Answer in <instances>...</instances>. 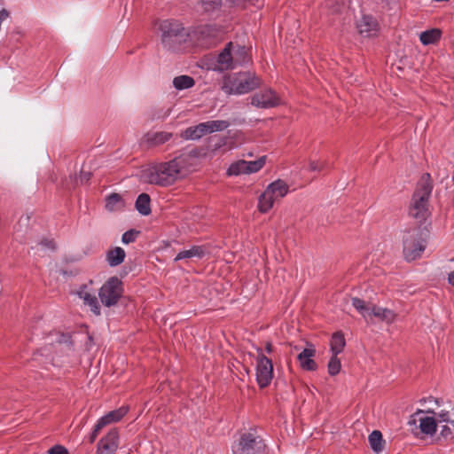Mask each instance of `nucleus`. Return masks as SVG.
Listing matches in <instances>:
<instances>
[{"instance_id":"nucleus-1","label":"nucleus","mask_w":454,"mask_h":454,"mask_svg":"<svg viewBox=\"0 0 454 454\" xmlns=\"http://www.w3.org/2000/svg\"><path fill=\"white\" fill-rule=\"evenodd\" d=\"M184 167V160L181 157H176L168 162L160 163L145 170L142 177L145 182L151 184L169 186L180 177Z\"/></svg>"},{"instance_id":"nucleus-2","label":"nucleus","mask_w":454,"mask_h":454,"mask_svg":"<svg viewBox=\"0 0 454 454\" xmlns=\"http://www.w3.org/2000/svg\"><path fill=\"white\" fill-rule=\"evenodd\" d=\"M433 190L431 176L428 173L422 176L411 200L409 215L422 223L430 215L428 201Z\"/></svg>"},{"instance_id":"nucleus-3","label":"nucleus","mask_w":454,"mask_h":454,"mask_svg":"<svg viewBox=\"0 0 454 454\" xmlns=\"http://www.w3.org/2000/svg\"><path fill=\"white\" fill-rule=\"evenodd\" d=\"M159 29L161 33L160 41L163 47L170 51H179L189 36L188 31L176 20L160 21Z\"/></svg>"},{"instance_id":"nucleus-4","label":"nucleus","mask_w":454,"mask_h":454,"mask_svg":"<svg viewBox=\"0 0 454 454\" xmlns=\"http://www.w3.org/2000/svg\"><path fill=\"white\" fill-rule=\"evenodd\" d=\"M428 231L421 225L405 230L403 236V253L408 262L419 258L426 249Z\"/></svg>"},{"instance_id":"nucleus-5","label":"nucleus","mask_w":454,"mask_h":454,"mask_svg":"<svg viewBox=\"0 0 454 454\" xmlns=\"http://www.w3.org/2000/svg\"><path fill=\"white\" fill-rule=\"evenodd\" d=\"M262 84V80L254 73L243 72L237 74L234 77H229L224 81L223 90L227 94L248 93Z\"/></svg>"},{"instance_id":"nucleus-6","label":"nucleus","mask_w":454,"mask_h":454,"mask_svg":"<svg viewBox=\"0 0 454 454\" xmlns=\"http://www.w3.org/2000/svg\"><path fill=\"white\" fill-rule=\"evenodd\" d=\"M352 305L366 320L375 317L380 321L390 324L393 323L396 317V314L393 310L367 303L357 297L352 298Z\"/></svg>"},{"instance_id":"nucleus-7","label":"nucleus","mask_w":454,"mask_h":454,"mask_svg":"<svg viewBox=\"0 0 454 454\" xmlns=\"http://www.w3.org/2000/svg\"><path fill=\"white\" fill-rule=\"evenodd\" d=\"M123 294V283L117 277L109 278L98 291L101 303L106 307L115 306Z\"/></svg>"},{"instance_id":"nucleus-8","label":"nucleus","mask_w":454,"mask_h":454,"mask_svg":"<svg viewBox=\"0 0 454 454\" xmlns=\"http://www.w3.org/2000/svg\"><path fill=\"white\" fill-rule=\"evenodd\" d=\"M266 444L263 440L254 433H244L239 438L234 454H265Z\"/></svg>"},{"instance_id":"nucleus-9","label":"nucleus","mask_w":454,"mask_h":454,"mask_svg":"<svg viewBox=\"0 0 454 454\" xmlns=\"http://www.w3.org/2000/svg\"><path fill=\"white\" fill-rule=\"evenodd\" d=\"M256 380L260 388L268 387L273 378L272 360L268 358L261 348L257 349Z\"/></svg>"},{"instance_id":"nucleus-10","label":"nucleus","mask_w":454,"mask_h":454,"mask_svg":"<svg viewBox=\"0 0 454 454\" xmlns=\"http://www.w3.org/2000/svg\"><path fill=\"white\" fill-rule=\"evenodd\" d=\"M251 104L259 108H272L279 105V98L269 89L253 95Z\"/></svg>"},{"instance_id":"nucleus-11","label":"nucleus","mask_w":454,"mask_h":454,"mask_svg":"<svg viewBox=\"0 0 454 454\" xmlns=\"http://www.w3.org/2000/svg\"><path fill=\"white\" fill-rule=\"evenodd\" d=\"M118 447L119 432L117 428H113L98 442L97 454H114Z\"/></svg>"},{"instance_id":"nucleus-12","label":"nucleus","mask_w":454,"mask_h":454,"mask_svg":"<svg viewBox=\"0 0 454 454\" xmlns=\"http://www.w3.org/2000/svg\"><path fill=\"white\" fill-rule=\"evenodd\" d=\"M356 27L359 34L364 37L373 36L378 32V22L369 15H364L357 22Z\"/></svg>"},{"instance_id":"nucleus-13","label":"nucleus","mask_w":454,"mask_h":454,"mask_svg":"<svg viewBox=\"0 0 454 454\" xmlns=\"http://www.w3.org/2000/svg\"><path fill=\"white\" fill-rule=\"evenodd\" d=\"M233 43H228L218 55L217 63L221 70H230L235 67L232 56Z\"/></svg>"},{"instance_id":"nucleus-14","label":"nucleus","mask_w":454,"mask_h":454,"mask_svg":"<svg viewBox=\"0 0 454 454\" xmlns=\"http://www.w3.org/2000/svg\"><path fill=\"white\" fill-rule=\"evenodd\" d=\"M316 350L314 348H304L297 356L301 369L313 372L317 369V363L312 359L315 356Z\"/></svg>"},{"instance_id":"nucleus-15","label":"nucleus","mask_w":454,"mask_h":454,"mask_svg":"<svg viewBox=\"0 0 454 454\" xmlns=\"http://www.w3.org/2000/svg\"><path fill=\"white\" fill-rule=\"evenodd\" d=\"M86 285L81 286L78 292L79 297L83 300L84 304L90 306V310L96 315L101 314V308L98 303V298L86 291Z\"/></svg>"},{"instance_id":"nucleus-16","label":"nucleus","mask_w":454,"mask_h":454,"mask_svg":"<svg viewBox=\"0 0 454 454\" xmlns=\"http://www.w3.org/2000/svg\"><path fill=\"white\" fill-rule=\"evenodd\" d=\"M129 408L122 406L117 410L111 411L98 420V423L104 428L107 425L120 421L128 412Z\"/></svg>"},{"instance_id":"nucleus-17","label":"nucleus","mask_w":454,"mask_h":454,"mask_svg":"<svg viewBox=\"0 0 454 454\" xmlns=\"http://www.w3.org/2000/svg\"><path fill=\"white\" fill-rule=\"evenodd\" d=\"M207 131L205 123L201 122L198 125L188 127L180 136L185 140H196L207 134Z\"/></svg>"},{"instance_id":"nucleus-18","label":"nucleus","mask_w":454,"mask_h":454,"mask_svg":"<svg viewBox=\"0 0 454 454\" xmlns=\"http://www.w3.org/2000/svg\"><path fill=\"white\" fill-rule=\"evenodd\" d=\"M173 137V134L166 131H160L154 133H147L145 135L144 139L150 146H157L168 141Z\"/></svg>"},{"instance_id":"nucleus-19","label":"nucleus","mask_w":454,"mask_h":454,"mask_svg":"<svg viewBox=\"0 0 454 454\" xmlns=\"http://www.w3.org/2000/svg\"><path fill=\"white\" fill-rule=\"evenodd\" d=\"M125 257L126 253L124 249L120 247L109 249L106 255V262L111 267L121 264L124 262Z\"/></svg>"},{"instance_id":"nucleus-20","label":"nucleus","mask_w":454,"mask_h":454,"mask_svg":"<svg viewBox=\"0 0 454 454\" xmlns=\"http://www.w3.org/2000/svg\"><path fill=\"white\" fill-rule=\"evenodd\" d=\"M207 254V247L205 246H193L192 248L188 250L181 251L177 254L175 258V261H179L183 259H189L192 257H197L199 259L205 256Z\"/></svg>"},{"instance_id":"nucleus-21","label":"nucleus","mask_w":454,"mask_h":454,"mask_svg":"<svg viewBox=\"0 0 454 454\" xmlns=\"http://www.w3.org/2000/svg\"><path fill=\"white\" fill-rule=\"evenodd\" d=\"M266 190L272 192H270V195L273 196L276 200H278L287 193L288 186L283 180L278 179L271 183Z\"/></svg>"},{"instance_id":"nucleus-22","label":"nucleus","mask_w":454,"mask_h":454,"mask_svg":"<svg viewBox=\"0 0 454 454\" xmlns=\"http://www.w3.org/2000/svg\"><path fill=\"white\" fill-rule=\"evenodd\" d=\"M136 209L143 215L151 214V198L147 193H141L135 203Z\"/></svg>"},{"instance_id":"nucleus-23","label":"nucleus","mask_w":454,"mask_h":454,"mask_svg":"<svg viewBox=\"0 0 454 454\" xmlns=\"http://www.w3.org/2000/svg\"><path fill=\"white\" fill-rule=\"evenodd\" d=\"M346 340L342 332H336L333 334L330 346L331 351L334 355L341 353L345 348Z\"/></svg>"},{"instance_id":"nucleus-24","label":"nucleus","mask_w":454,"mask_h":454,"mask_svg":"<svg viewBox=\"0 0 454 454\" xmlns=\"http://www.w3.org/2000/svg\"><path fill=\"white\" fill-rule=\"evenodd\" d=\"M270 192L265 190L259 197L258 209L261 213H267L276 201L274 197L270 195Z\"/></svg>"},{"instance_id":"nucleus-25","label":"nucleus","mask_w":454,"mask_h":454,"mask_svg":"<svg viewBox=\"0 0 454 454\" xmlns=\"http://www.w3.org/2000/svg\"><path fill=\"white\" fill-rule=\"evenodd\" d=\"M442 35V31L438 28H433L424 31L420 34L419 39L424 45L437 43Z\"/></svg>"},{"instance_id":"nucleus-26","label":"nucleus","mask_w":454,"mask_h":454,"mask_svg":"<svg viewBox=\"0 0 454 454\" xmlns=\"http://www.w3.org/2000/svg\"><path fill=\"white\" fill-rule=\"evenodd\" d=\"M124 207V201L119 193L113 192L106 198V208L114 211Z\"/></svg>"},{"instance_id":"nucleus-27","label":"nucleus","mask_w":454,"mask_h":454,"mask_svg":"<svg viewBox=\"0 0 454 454\" xmlns=\"http://www.w3.org/2000/svg\"><path fill=\"white\" fill-rule=\"evenodd\" d=\"M369 442L373 451L379 453L383 450L385 441L379 430H374L369 435Z\"/></svg>"},{"instance_id":"nucleus-28","label":"nucleus","mask_w":454,"mask_h":454,"mask_svg":"<svg viewBox=\"0 0 454 454\" xmlns=\"http://www.w3.org/2000/svg\"><path fill=\"white\" fill-rule=\"evenodd\" d=\"M232 51L233 53V60L236 65H243L249 61L248 51L245 46H240L237 44L235 47L233 46Z\"/></svg>"},{"instance_id":"nucleus-29","label":"nucleus","mask_w":454,"mask_h":454,"mask_svg":"<svg viewBox=\"0 0 454 454\" xmlns=\"http://www.w3.org/2000/svg\"><path fill=\"white\" fill-rule=\"evenodd\" d=\"M419 428L425 434L433 435L436 432L437 424L433 417H426L420 419Z\"/></svg>"},{"instance_id":"nucleus-30","label":"nucleus","mask_w":454,"mask_h":454,"mask_svg":"<svg viewBox=\"0 0 454 454\" xmlns=\"http://www.w3.org/2000/svg\"><path fill=\"white\" fill-rule=\"evenodd\" d=\"M194 84V79L189 75H179L173 80V85L178 90L192 88Z\"/></svg>"},{"instance_id":"nucleus-31","label":"nucleus","mask_w":454,"mask_h":454,"mask_svg":"<svg viewBox=\"0 0 454 454\" xmlns=\"http://www.w3.org/2000/svg\"><path fill=\"white\" fill-rule=\"evenodd\" d=\"M247 160H239L229 167L227 174L229 176H239L240 174H247Z\"/></svg>"},{"instance_id":"nucleus-32","label":"nucleus","mask_w":454,"mask_h":454,"mask_svg":"<svg viewBox=\"0 0 454 454\" xmlns=\"http://www.w3.org/2000/svg\"><path fill=\"white\" fill-rule=\"evenodd\" d=\"M206 129H207V133H212L215 131H222L227 129L230 126V122L228 121L217 120V121H208L204 122Z\"/></svg>"},{"instance_id":"nucleus-33","label":"nucleus","mask_w":454,"mask_h":454,"mask_svg":"<svg viewBox=\"0 0 454 454\" xmlns=\"http://www.w3.org/2000/svg\"><path fill=\"white\" fill-rule=\"evenodd\" d=\"M341 368L340 360L338 358V355L333 354L328 363V372L331 376L337 375Z\"/></svg>"},{"instance_id":"nucleus-34","label":"nucleus","mask_w":454,"mask_h":454,"mask_svg":"<svg viewBox=\"0 0 454 454\" xmlns=\"http://www.w3.org/2000/svg\"><path fill=\"white\" fill-rule=\"evenodd\" d=\"M265 164V156L253 161H247V174L259 171Z\"/></svg>"},{"instance_id":"nucleus-35","label":"nucleus","mask_w":454,"mask_h":454,"mask_svg":"<svg viewBox=\"0 0 454 454\" xmlns=\"http://www.w3.org/2000/svg\"><path fill=\"white\" fill-rule=\"evenodd\" d=\"M201 4L206 12H211L221 6L222 0H201Z\"/></svg>"},{"instance_id":"nucleus-36","label":"nucleus","mask_w":454,"mask_h":454,"mask_svg":"<svg viewBox=\"0 0 454 454\" xmlns=\"http://www.w3.org/2000/svg\"><path fill=\"white\" fill-rule=\"evenodd\" d=\"M140 231L131 229L122 234L121 241L124 244H129L131 242H134L137 239V237L139 235Z\"/></svg>"},{"instance_id":"nucleus-37","label":"nucleus","mask_w":454,"mask_h":454,"mask_svg":"<svg viewBox=\"0 0 454 454\" xmlns=\"http://www.w3.org/2000/svg\"><path fill=\"white\" fill-rule=\"evenodd\" d=\"M230 2L234 6L245 9L248 5H256L259 0H230Z\"/></svg>"},{"instance_id":"nucleus-38","label":"nucleus","mask_w":454,"mask_h":454,"mask_svg":"<svg viewBox=\"0 0 454 454\" xmlns=\"http://www.w3.org/2000/svg\"><path fill=\"white\" fill-rule=\"evenodd\" d=\"M48 454H68V451L62 445H55L48 450Z\"/></svg>"},{"instance_id":"nucleus-39","label":"nucleus","mask_w":454,"mask_h":454,"mask_svg":"<svg viewBox=\"0 0 454 454\" xmlns=\"http://www.w3.org/2000/svg\"><path fill=\"white\" fill-rule=\"evenodd\" d=\"M103 429V427L97 422V424L95 425L94 428H93V431L91 432L90 437H89V442L90 443H93L95 442V440L97 439L98 434L100 433V431Z\"/></svg>"},{"instance_id":"nucleus-40","label":"nucleus","mask_w":454,"mask_h":454,"mask_svg":"<svg viewBox=\"0 0 454 454\" xmlns=\"http://www.w3.org/2000/svg\"><path fill=\"white\" fill-rule=\"evenodd\" d=\"M324 165H325L324 162L311 160L309 162V170H311V171H320V170L323 169Z\"/></svg>"},{"instance_id":"nucleus-41","label":"nucleus","mask_w":454,"mask_h":454,"mask_svg":"<svg viewBox=\"0 0 454 454\" xmlns=\"http://www.w3.org/2000/svg\"><path fill=\"white\" fill-rule=\"evenodd\" d=\"M91 176H92L91 172L82 170L80 173V176H79V180H80L81 184L87 183L90 180Z\"/></svg>"},{"instance_id":"nucleus-42","label":"nucleus","mask_w":454,"mask_h":454,"mask_svg":"<svg viewBox=\"0 0 454 454\" xmlns=\"http://www.w3.org/2000/svg\"><path fill=\"white\" fill-rule=\"evenodd\" d=\"M451 434H452L451 429L448 426H446V425L442 426L441 433H440L441 436H442L443 438L446 439L449 436H450Z\"/></svg>"},{"instance_id":"nucleus-43","label":"nucleus","mask_w":454,"mask_h":454,"mask_svg":"<svg viewBox=\"0 0 454 454\" xmlns=\"http://www.w3.org/2000/svg\"><path fill=\"white\" fill-rule=\"evenodd\" d=\"M40 244L44 246V247H49L51 249H55L56 248L55 243H54L53 240L43 239Z\"/></svg>"},{"instance_id":"nucleus-44","label":"nucleus","mask_w":454,"mask_h":454,"mask_svg":"<svg viewBox=\"0 0 454 454\" xmlns=\"http://www.w3.org/2000/svg\"><path fill=\"white\" fill-rule=\"evenodd\" d=\"M438 417L441 419V420L442 421H449V411H442L438 414Z\"/></svg>"},{"instance_id":"nucleus-45","label":"nucleus","mask_w":454,"mask_h":454,"mask_svg":"<svg viewBox=\"0 0 454 454\" xmlns=\"http://www.w3.org/2000/svg\"><path fill=\"white\" fill-rule=\"evenodd\" d=\"M265 350L269 354L273 352V346H272L271 342H270V341L266 342Z\"/></svg>"},{"instance_id":"nucleus-46","label":"nucleus","mask_w":454,"mask_h":454,"mask_svg":"<svg viewBox=\"0 0 454 454\" xmlns=\"http://www.w3.org/2000/svg\"><path fill=\"white\" fill-rule=\"evenodd\" d=\"M448 280L450 285L454 286V270L449 274Z\"/></svg>"},{"instance_id":"nucleus-47","label":"nucleus","mask_w":454,"mask_h":454,"mask_svg":"<svg viewBox=\"0 0 454 454\" xmlns=\"http://www.w3.org/2000/svg\"><path fill=\"white\" fill-rule=\"evenodd\" d=\"M425 412L435 415V412L433 410H427Z\"/></svg>"},{"instance_id":"nucleus-48","label":"nucleus","mask_w":454,"mask_h":454,"mask_svg":"<svg viewBox=\"0 0 454 454\" xmlns=\"http://www.w3.org/2000/svg\"><path fill=\"white\" fill-rule=\"evenodd\" d=\"M51 181H52V182H55V181H56V179H57V178H56V176H53V175L51 176Z\"/></svg>"},{"instance_id":"nucleus-49","label":"nucleus","mask_w":454,"mask_h":454,"mask_svg":"<svg viewBox=\"0 0 454 454\" xmlns=\"http://www.w3.org/2000/svg\"><path fill=\"white\" fill-rule=\"evenodd\" d=\"M88 340L91 342V341L93 340L92 336L89 335V336H88Z\"/></svg>"},{"instance_id":"nucleus-50","label":"nucleus","mask_w":454,"mask_h":454,"mask_svg":"<svg viewBox=\"0 0 454 454\" xmlns=\"http://www.w3.org/2000/svg\"><path fill=\"white\" fill-rule=\"evenodd\" d=\"M422 412H424V411H422V410H418V411H417V413H422Z\"/></svg>"},{"instance_id":"nucleus-51","label":"nucleus","mask_w":454,"mask_h":454,"mask_svg":"<svg viewBox=\"0 0 454 454\" xmlns=\"http://www.w3.org/2000/svg\"><path fill=\"white\" fill-rule=\"evenodd\" d=\"M420 402H421V403H422V402H426V398H422V399L420 400Z\"/></svg>"},{"instance_id":"nucleus-52","label":"nucleus","mask_w":454,"mask_h":454,"mask_svg":"<svg viewBox=\"0 0 454 454\" xmlns=\"http://www.w3.org/2000/svg\"><path fill=\"white\" fill-rule=\"evenodd\" d=\"M434 401L436 403H439L438 399H434Z\"/></svg>"}]
</instances>
